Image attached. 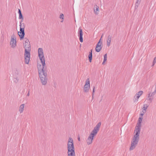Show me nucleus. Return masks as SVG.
Here are the masks:
<instances>
[{"label": "nucleus", "mask_w": 156, "mask_h": 156, "mask_svg": "<svg viewBox=\"0 0 156 156\" xmlns=\"http://www.w3.org/2000/svg\"><path fill=\"white\" fill-rule=\"evenodd\" d=\"M37 68L41 82L42 85H45L48 80L47 67L46 65L44 66L42 65V66L41 64L37 63Z\"/></svg>", "instance_id": "obj_1"}, {"label": "nucleus", "mask_w": 156, "mask_h": 156, "mask_svg": "<svg viewBox=\"0 0 156 156\" xmlns=\"http://www.w3.org/2000/svg\"><path fill=\"white\" fill-rule=\"evenodd\" d=\"M25 39L26 40L24 45V48H25L24 54L25 63L28 64L30 59L31 47L29 40L27 38H25Z\"/></svg>", "instance_id": "obj_2"}, {"label": "nucleus", "mask_w": 156, "mask_h": 156, "mask_svg": "<svg viewBox=\"0 0 156 156\" xmlns=\"http://www.w3.org/2000/svg\"><path fill=\"white\" fill-rule=\"evenodd\" d=\"M141 126L140 125L139 126L138 125H136L135 127V131H136V133L133 137V140L131 142V146L129 147L130 151L133 150L138 144Z\"/></svg>", "instance_id": "obj_3"}, {"label": "nucleus", "mask_w": 156, "mask_h": 156, "mask_svg": "<svg viewBox=\"0 0 156 156\" xmlns=\"http://www.w3.org/2000/svg\"><path fill=\"white\" fill-rule=\"evenodd\" d=\"M68 156H75V147L73 143H68Z\"/></svg>", "instance_id": "obj_4"}, {"label": "nucleus", "mask_w": 156, "mask_h": 156, "mask_svg": "<svg viewBox=\"0 0 156 156\" xmlns=\"http://www.w3.org/2000/svg\"><path fill=\"white\" fill-rule=\"evenodd\" d=\"M22 21H20V31L18 32L20 40H22L24 38L25 35V25L24 23H22Z\"/></svg>", "instance_id": "obj_5"}, {"label": "nucleus", "mask_w": 156, "mask_h": 156, "mask_svg": "<svg viewBox=\"0 0 156 156\" xmlns=\"http://www.w3.org/2000/svg\"><path fill=\"white\" fill-rule=\"evenodd\" d=\"M152 87L151 88V91H149V93L147 98V102L149 104L151 103L153 99V96L156 93V83L155 85V89L153 90H152Z\"/></svg>", "instance_id": "obj_6"}, {"label": "nucleus", "mask_w": 156, "mask_h": 156, "mask_svg": "<svg viewBox=\"0 0 156 156\" xmlns=\"http://www.w3.org/2000/svg\"><path fill=\"white\" fill-rule=\"evenodd\" d=\"M90 88V82L89 78H87L85 82V84L84 87V92H88Z\"/></svg>", "instance_id": "obj_7"}, {"label": "nucleus", "mask_w": 156, "mask_h": 156, "mask_svg": "<svg viewBox=\"0 0 156 156\" xmlns=\"http://www.w3.org/2000/svg\"><path fill=\"white\" fill-rule=\"evenodd\" d=\"M78 34V36L79 37V39L80 41L81 42H83V32L82 30L81 29L80 27L79 29Z\"/></svg>", "instance_id": "obj_8"}, {"label": "nucleus", "mask_w": 156, "mask_h": 156, "mask_svg": "<svg viewBox=\"0 0 156 156\" xmlns=\"http://www.w3.org/2000/svg\"><path fill=\"white\" fill-rule=\"evenodd\" d=\"M94 136H95L94 135L90 133L87 140V144L88 145L91 144Z\"/></svg>", "instance_id": "obj_9"}, {"label": "nucleus", "mask_w": 156, "mask_h": 156, "mask_svg": "<svg viewBox=\"0 0 156 156\" xmlns=\"http://www.w3.org/2000/svg\"><path fill=\"white\" fill-rule=\"evenodd\" d=\"M14 37V35L13 37L12 36L11 37V41L10 42L11 47L13 48L15 47L16 46V39Z\"/></svg>", "instance_id": "obj_10"}, {"label": "nucleus", "mask_w": 156, "mask_h": 156, "mask_svg": "<svg viewBox=\"0 0 156 156\" xmlns=\"http://www.w3.org/2000/svg\"><path fill=\"white\" fill-rule=\"evenodd\" d=\"M103 47V44L98 43L96 45L95 50L96 52H99Z\"/></svg>", "instance_id": "obj_11"}, {"label": "nucleus", "mask_w": 156, "mask_h": 156, "mask_svg": "<svg viewBox=\"0 0 156 156\" xmlns=\"http://www.w3.org/2000/svg\"><path fill=\"white\" fill-rule=\"evenodd\" d=\"M40 59V60L41 61V62L42 65L43 66H44L45 65H46V64L45 63V58L44 57V56H38Z\"/></svg>", "instance_id": "obj_12"}, {"label": "nucleus", "mask_w": 156, "mask_h": 156, "mask_svg": "<svg viewBox=\"0 0 156 156\" xmlns=\"http://www.w3.org/2000/svg\"><path fill=\"white\" fill-rule=\"evenodd\" d=\"M99 129L97 128L96 127H95L93 130L90 133L91 134H92L93 135L95 136L97 134L98 132Z\"/></svg>", "instance_id": "obj_13"}, {"label": "nucleus", "mask_w": 156, "mask_h": 156, "mask_svg": "<svg viewBox=\"0 0 156 156\" xmlns=\"http://www.w3.org/2000/svg\"><path fill=\"white\" fill-rule=\"evenodd\" d=\"M38 56H44L43 49L42 48H39L38 50Z\"/></svg>", "instance_id": "obj_14"}, {"label": "nucleus", "mask_w": 156, "mask_h": 156, "mask_svg": "<svg viewBox=\"0 0 156 156\" xmlns=\"http://www.w3.org/2000/svg\"><path fill=\"white\" fill-rule=\"evenodd\" d=\"M88 58L89 61L90 62H91L92 61V49L90 50L88 55Z\"/></svg>", "instance_id": "obj_15"}, {"label": "nucleus", "mask_w": 156, "mask_h": 156, "mask_svg": "<svg viewBox=\"0 0 156 156\" xmlns=\"http://www.w3.org/2000/svg\"><path fill=\"white\" fill-rule=\"evenodd\" d=\"M94 12L95 14L98 15L99 13V7L97 5H94Z\"/></svg>", "instance_id": "obj_16"}, {"label": "nucleus", "mask_w": 156, "mask_h": 156, "mask_svg": "<svg viewBox=\"0 0 156 156\" xmlns=\"http://www.w3.org/2000/svg\"><path fill=\"white\" fill-rule=\"evenodd\" d=\"M111 41V36L109 35L108 36L107 40V45L108 47H109L110 46Z\"/></svg>", "instance_id": "obj_17"}, {"label": "nucleus", "mask_w": 156, "mask_h": 156, "mask_svg": "<svg viewBox=\"0 0 156 156\" xmlns=\"http://www.w3.org/2000/svg\"><path fill=\"white\" fill-rule=\"evenodd\" d=\"M143 119V117H139L138 120V122L136 125H138L139 126L140 125L141 126V122Z\"/></svg>", "instance_id": "obj_18"}, {"label": "nucleus", "mask_w": 156, "mask_h": 156, "mask_svg": "<svg viewBox=\"0 0 156 156\" xmlns=\"http://www.w3.org/2000/svg\"><path fill=\"white\" fill-rule=\"evenodd\" d=\"M24 104H22L20 106V107L19 108V111L20 113L23 112L24 109Z\"/></svg>", "instance_id": "obj_19"}, {"label": "nucleus", "mask_w": 156, "mask_h": 156, "mask_svg": "<svg viewBox=\"0 0 156 156\" xmlns=\"http://www.w3.org/2000/svg\"><path fill=\"white\" fill-rule=\"evenodd\" d=\"M141 0H137L136 2L135 3V9H137L138 7V5L140 4Z\"/></svg>", "instance_id": "obj_20"}, {"label": "nucleus", "mask_w": 156, "mask_h": 156, "mask_svg": "<svg viewBox=\"0 0 156 156\" xmlns=\"http://www.w3.org/2000/svg\"><path fill=\"white\" fill-rule=\"evenodd\" d=\"M140 95H136V94L134 97L135 99L133 100L134 101L136 102V101H138V99L140 98Z\"/></svg>", "instance_id": "obj_21"}, {"label": "nucleus", "mask_w": 156, "mask_h": 156, "mask_svg": "<svg viewBox=\"0 0 156 156\" xmlns=\"http://www.w3.org/2000/svg\"><path fill=\"white\" fill-rule=\"evenodd\" d=\"M19 19H21V21H23V16L22 14L19 15Z\"/></svg>", "instance_id": "obj_22"}, {"label": "nucleus", "mask_w": 156, "mask_h": 156, "mask_svg": "<svg viewBox=\"0 0 156 156\" xmlns=\"http://www.w3.org/2000/svg\"><path fill=\"white\" fill-rule=\"evenodd\" d=\"M101 125V122H98L96 126L95 127L98 128V129H100V126Z\"/></svg>", "instance_id": "obj_23"}, {"label": "nucleus", "mask_w": 156, "mask_h": 156, "mask_svg": "<svg viewBox=\"0 0 156 156\" xmlns=\"http://www.w3.org/2000/svg\"><path fill=\"white\" fill-rule=\"evenodd\" d=\"M107 60V54H105L104 55V62H105Z\"/></svg>", "instance_id": "obj_24"}, {"label": "nucleus", "mask_w": 156, "mask_h": 156, "mask_svg": "<svg viewBox=\"0 0 156 156\" xmlns=\"http://www.w3.org/2000/svg\"><path fill=\"white\" fill-rule=\"evenodd\" d=\"M68 143H73V140L72 138L69 137V138Z\"/></svg>", "instance_id": "obj_25"}, {"label": "nucleus", "mask_w": 156, "mask_h": 156, "mask_svg": "<svg viewBox=\"0 0 156 156\" xmlns=\"http://www.w3.org/2000/svg\"><path fill=\"white\" fill-rule=\"evenodd\" d=\"M143 91L140 90V91L139 92H138V93H136V95H140V97L141 96V95L143 94Z\"/></svg>", "instance_id": "obj_26"}, {"label": "nucleus", "mask_w": 156, "mask_h": 156, "mask_svg": "<svg viewBox=\"0 0 156 156\" xmlns=\"http://www.w3.org/2000/svg\"><path fill=\"white\" fill-rule=\"evenodd\" d=\"M146 104H144V107H143L142 109H143V110L142 111H144L146 112Z\"/></svg>", "instance_id": "obj_27"}, {"label": "nucleus", "mask_w": 156, "mask_h": 156, "mask_svg": "<svg viewBox=\"0 0 156 156\" xmlns=\"http://www.w3.org/2000/svg\"><path fill=\"white\" fill-rule=\"evenodd\" d=\"M142 112L140 113V117H143V116L144 115V113H145L146 112H144V111H142Z\"/></svg>", "instance_id": "obj_28"}, {"label": "nucleus", "mask_w": 156, "mask_h": 156, "mask_svg": "<svg viewBox=\"0 0 156 156\" xmlns=\"http://www.w3.org/2000/svg\"><path fill=\"white\" fill-rule=\"evenodd\" d=\"M13 81L15 83H17L19 79L17 77H16V78H13Z\"/></svg>", "instance_id": "obj_29"}, {"label": "nucleus", "mask_w": 156, "mask_h": 156, "mask_svg": "<svg viewBox=\"0 0 156 156\" xmlns=\"http://www.w3.org/2000/svg\"><path fill=\"white\" fill-rule=\"evenodd\" d=\"M102 36H103V35H102V36H101L100 39H99V41H98V43H101V44H103L102 40L101 39L102 38Z\"/></svg>", "instance_id": "obj_30"}, {"label": "nucleus", "mask_w": 156, "mask_h": 156, "mask_svg": "<svg viewBox=\"0 0 156 156\" xmlns=\"http://www.w3.org/2000/svg\"><path fill=\"white\" fill-rule=\"evenodd\" d=\"M156 62V57L154 58V60L153 62V64L152 66H153Z\"/></svg>", "instance_id": "obj_31"}, {"label": "nucleus", "mask_w": 156, "mask_h": 156, "mask_svg": "<svg viewBox=\"0 0 156 156\" xmlns=\"http://www.w3.org/2000/svg\"><path fill=\"white\" fill-rule=\"evenodd\" d=\"M60 18H61V19L63 20L64 19V15L63 14H61L60 15Z\"/></svg>", "instance_id": "obj_32"}, {"label": "nucleus", "mask_w": 156, "mask_h": 156, "mask_svg": "<svg viewBox=\"0 0 156 156\" xmlns=\"http://www.w3.org/2000/svg\"><path fill=\"white\" fill-rule=\"evenodd\" d=\"M95 87L94 86L93 87V91H92V94H94L95 92Z\"/></svg>", "instance_id": "obj_33"}, {"label": "nucleus", "mask_w": 156, "mask_h": 156, "mask_svg": "<svg viewBox=\"0 0 156 156\" xmlns=\"http://www.w3.org/2000/svg\"><path fill=\"white\" fill-rule=\"evenodd\" d=\"M18 13L19 15L20 14H22V12H21V10L20 9H18Z\"/></svg>", "instance_id": "obj_34"}, {"label": "nucleus", "mask_w": 156, "mask_h": 156, "mask_svg": "<svg viewBox=\"0 0 156 156\" xmlns=\"http://www.w3.org/2000/svg\"><path fill=\"white\" fill-rule=\"evenodd\" d=\"M77 139H78V140L79 141H80V137L79 136H78Z\"/></svg>", "instance_id": "obj_35"}, {"label": "nucleus", "mask_w": 156, "mask_h": 156, "mask_svg": "<svg viewBox=\"0 0 156 156\" xmlns=\"http://www.w3.org/2000/svg\"><path fill=\"white\" fill-rule=\"evenodd\" d=\"M94 94H92V99H93L94 98Z\"/></svg>", "instance_id": "obj_36"}, {"label": "nucleus", "mask_w": 156, "mask_h": 156, "mask_svg": "<svg viewBox=\"0 0 156 156\" xmlns=\"http://www.w3.org/2000/svg\"><path fill=\"white\" fill-rule=\"evenodd\" d=\"M30 94H29V91L28 93L27 94V96H29Z\"/></svg>", "instance_id": "obj_37"}, {"label": "nucleus", "mask_w": 156, "mask_h": 156, "mask_svg": "<svg viewBox=\"0 0 156 156\" xmlns=\"http://www.w3.org/2000/svg\"><path fill=\"white\" fill-rule=\"evenodd\" d=\"M105 62H104V60H103V62H102V64H104Z\"/></svg>", "instance_id": "obj_38"}, {"label": "nucleus", "mask_w": 156, "mask_h": 156, "mask_svg": "<svg viewBox=\"0 0 156 156\" xmlns=\"http://www.w3.org/2000/svg\"><path fill=\"white\" fill-rule=\"evenodd\" d=\"M148 105V104H147V107L148 106L147 105Z\"/></svg>", "instance_id": "obj_39"}, {"label": "nucleus", "mask_w": 156, "mask_h": 156, "mask_svg": "<svg viewBox=\"0 0 156 156\" xmlns=\"http://www.w3.org/2000/svg\"><path fill=\"white\" fill-rule=\"evenodd\" d=\"M61 22H63V20Z\"/></svg>", "instance_id": "obj_40"}]
</instances>
